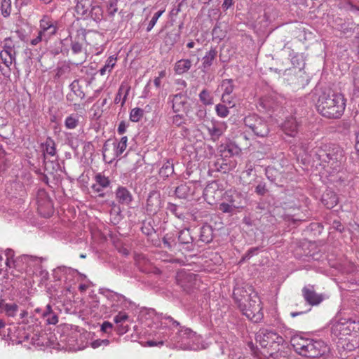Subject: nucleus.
<instances>
[{
    "mask_svg": "<svg viewBox=\"0 0 359 359\" xmlns=\"http://www.w3.org/2000/svg\"><path fill=\"white\" fill-rule=\"evenodd\" d=\"M205 128L210 137V140L216 142L226 130L227 125L224 121L212 120L209 124L205 126Z\"/></svg>",
    "mask_w": 359,
    "mask_h": 359,
    "instance_id": "2eb2a0df",
    "label": "nucleus"
},
{
    "mask_svg": "<svg viewBox=\"0 0 359 359\" xmlns=\"http://www.w3.org/2000/svg\"><path fill=\"white\" fill-rule=\"evenodd\" d=\"M280 348L275 352L269 353L271 359H287L290 351L289 348L284 346V343L280 344Z\"/></svg>",
    "mask_w": 359,
    "mask_h": 359,
    "instance_id": "c9c22d12",
    "label": "nucleus"
},
{
    "mask_svg": "<svg viewBox=\"0 0 359 359\" xmlns=\"http://www.w3.org/2000/svg\"><path fill=\"white\" fill-rule=\"evenodd\" d=\"M222 101L223 103L226 104L229 106V107H233L235 106L233 100H231L230 95H222Z\"/></svg>",
    "mask_w": 359,
    "mask_h": 359,
    "instance_id": "0e129e2a",
    "label": "nucleus"
},
{
    "mask_svg": "<svg viewBox=\"0 0 359 359\" xmlns=\"http://www.w3.org/2000/svg\"><path fill=\"white\" fill-rule=\"evenodd\" d=\"M299 127V122L297 121L296 118L292 116L286 118L282 124L283 131L285 133V135L290 137L296 136L298 133Z\"/></svg>",
    "mask_w": 359,
    "mask_h": 359,
    "instance_id": "5701e85b",
    "label": "nucleus"
},
{
    "mask_svg": "<svg viewBox=\"0 0 359 359\" xmlns=\"http://www.w3.org/2000/svg\"><path fill=\"white\" fill-rule=\"evenodd\" d=\"M94 180L95 183H94L91 188L94 192L98 193L100 196H103L104 194H100L103 191L104 189L109 187L111 184V181L109 177H106L104 175L99 172L95 175Z\"/></svg>",
    "mask_w": 359,
    "mask_h": 359,
    "instance_id": "412c9836",
    "label": "nucleus"
},
{
    "mask_svg": "<svg viewBox=\"0 0 359 359\" xmlns=\"http://www.w3.org/2000/svg\"><path fill=\"white\" fill-rule=\"evenodd\" d=\"M2 53L17 55L15 43L11 37H6L2 42Z\"/></svg>",
    "mask_w": 359,
    "mask_h": 359,
    "instance_id": "e433bc0d",
    "label": "nucleus"
},
{
    "mask_svg": "<svg viewBox=\"0 0 359 359\" xmlns=\"http://www.w3.org/2000/svg\"><path fill=\"white\" fill-rule=\"evenodd\" d=\"M222 195V191L219 189V184L216 182L209 183L203 191V196L209 203H213L216 199L221 197Z\"/></svg>",
    "mask_w": 359,
    "mask_h": 359,
    "instance_id": "aec40b11",
    "label": "nucleus"
},
{
    "mask_svg": "<svg viewBox=\"0 0 359 359\" xmlns=\"http://www.w3.org/2000/svg\"><path fill=\"white\" fill-rule=\"evenodd\" d=\"M71 48L74 54H78L82 51V45L76 41L72 42Z\"/></svg>",
    "mask_w": 359,
    "mask_h": 359,
    "instance_id": "680f3d73",
    "label": "nucleus"
},
{
    "mask_svg": "<svg viewBox=\"0 0 359 359\" xmlns=\"http://www.w3.org/2000/svg\"><path fill=\"white\" fill-rule=\"evenodd\" d=\"M164 11L162 10V11H159L158 12H156L154 16L152 17L151 20H150V22H149V25L147 26V32H149L151 30V29L154 27V25H156L158 19L161 16V15L163 13Z\"/></svg>",
    "mask_w": 359,
    "mask_h": 359,
    "instance_id": "6e6d98bb",
    "label": "nucleus"
},
{
    "mask_svg": "<svg viewBox=\"0 0 359 359\" xmlns=\"http://www.w3.org/2000/svg\"><path fill=\"white\" fill-rule=\"evenodd\" d=\"M161 207V194L154 190L149 192L146 203V210L149 215H155Z\"/></svg>",
    "mask_w": 359,
    "mask_h": 359,
    "instance_id": "f3484780",
    "label": "nucleus"
},
{
    "mask_svg": "<svg viewBox=\"0 0 359 359\" xmlns=\"http://www.w3.org/2000/svg\"><path fill=\"white\" fill-rule=\"evenodd\" d=\"M127 127L128 125H126L125 121H121L117 128L118 133L119 135H123L126 131Z\"/></svg>",
    "mask_w": 359,
    "mask_h": 359,
    "instance_id": "774afa93",
    "label": "nucleus"
},
{
    "mask_svg": "<svg viewBox=\"0 0 359 359\" xmlns=\"http://www.w3.org/2000/svg\"><path fill=\"white\" fill-rule=\"evenodd\" d=\"M175 335L172 337L173 346L182 349H195V344L198 337L191 330L186 327H177Z\"/></svg>",
    "mask_w": 359,
    "mask_h": 359,
    "instance_id": "423d86ee",
    "label": "nucleus"
},
{
    "mask_svg": "<svg viewBox=\"0 0 359 359\" xmlns=\"http://www.w3.org/2000/svg\"><path fill=\"white\" fill-rule=\"evenodd\" d=\"M117 58L114 55L109 57L105 62V65L100 69V74L102 76L105 75L106 72L110 73L116 65Z\"/></svg>",
    "mask_w": 359,
    "mask_h": 359,
    "instance_id": "ea45409f",
    "label": "nucleus"
},
{
    "mask_svg": "<svg viewBox=\"0 0 359 359\" xmlns=\"http://www.w3.org/2000/svg\"><path fill=\"white\" fill-rule=\"evenodd\" d=\"M128 137L123 136L121 137L118 142H114V152L111 155L109 154V149L107 148V144H105L102 149L103 158L105 161L111 163L113 160L119 157L127 147Z\"/></svg>",
    "mask_w": 359,
    "mask_h": 359,
    "instance_id": "ddd939ff",
    "label": "nucleus"
},
{
    "mask_svg": "<svg viewBox=\"0 0 359 359\" xmlns=\"http://www.w3.org/2000/svg\"><path fill=\"white\" fill-rule=\"evenodd\" d=\"M163 243L165 247L168 249L175 248L177 247V243L175 242V240L172 236H168V234L165 235L163 238Z\"/></svg>",
    "mask_w": 359,
    "mask_h": 359,
    "instance_id": "603ef678",
    "label": "nucleus"
},
{
    "mask_svg": "<svg viewBox=\"0 0 359 359\" xmlns=\"http://www.w3.org/2000/svg\"><path fill=\"white\" fill-rule=\"evenodd\" d=\"M219 210L224 213H233L236 209L232 207L227 201H224L219 205Z\"/></svg>",
    "mask_w": 359,
    "mask_h": 359,
    "instance_id": "864d4df0",
    "label": "nucleus"
},
{
    "mask_svg": "<svg viewBox=\"0 0 359 359\" xmlns=\"http://www.w3.org/2000/svg\"><path fill=\"white\" fill-rule=\"evenodd\" d=\"M115 195L118 203L122 205H128L133 199L130 191L124 187H118L115 191Z\"/></svg>",
    "mask_w": 359,
    "mask_h": 359,
    "instance_id": "a878e982",
    "label": "nucleus"
},
{
    "mask_svg": "<svg viewBox=\"0 0 359 359\" xmlns=\"http://www.w3.org/2000/svg\"><path fill=\"white\" fill-rule=\"evenodd\" d=\"M291 344L294 351L299 355L308 358H318L329 352V347L322 340L306 339L301 336H294Z\"/></svg>",
    "mask_w": 359,
    "mask_h": 359,
    "instance_id": "7ed1b4c3",
    "label": "nucleus"
},
{
    "mask_svg": "<svg viewBox=\"0 0 359 359\" xmlns=\"http://www.w3.org/2000/svg\"><path fill=\"white\" fill-rule=\"evenodd\" d=\"M147 262V261L144 257H142V259L140 258L139 259L137 260V264L140 270L144 273H148L149 271L147 267L142 266V262L146 263Z\"/></svg>",
    "mask_w": 359,
    "mask_h": 359,
    "instance_id": "69168bd1",
    "label": "nucleus"
},
{
    "mask_svg": "<svg viewBox=\"0 0 359 359\" xmlns=\"http://www.w3.org/2000/svg\"><path fill=\"white\" fill-rule=\"evenodd\" d=\"M69 88L71 92L67 96V100L70 102H74L78 100H83L85 97V93L81 89L78 80H74L70 85Z\"/></svg>",
    "mask_w": 359,
    "mask_h": 359,
    "instance_id": "4be33fe9",
    "label": "nucleus"
},
{
    "mask_svg": "<svg viewBox=\"0 0 359 359\" xmlns=\"http://www.w3.org/2000/svg\"><path fill=\"white\" fill-rule=\"evenodd\" d=\"M17 55L0 53V60L5 67L0 65V72L5 77L9 79L11 76V67L16 65Z\"/></svg>",
    "mask_w": 359,
    "mask_h": 359,
    "instance_id": "a211bd4d",
    "label": "nucleus"
},
{
    "mask_svg": "<svg viewBox=\"0 0 359 359\" xmlns=\"http://www.w3.org/2000/svg\"><path fill=\"white\" fill-rule=\"evenodd\" d=\"M180 326V323L175 320L171 316H164L161 318V327L158 332L159 344H165L168 346H173L172 337L175 335L176 329Z\"/></svg>",
    "mask_w": 359,
    "mask_h": 359,
    "instance_id": "6e6552de",
    "label": "nucleus"
},
{
    "mask_svg": "<svg viewBox=\"0 0 359 359\" xmlns=\"http://www.w3.org/2000/svg\"><path fill=\"white\" fill-rule=\"evenodd\" d=\"M215 111L218 116L225 118L229 114V108L223 104H217L215 106Z\"/></svg>",
    "mask_w": 359,
    "mask_h": 359,
    "instance_id": "09e8293b",
    "label": "nucleus"
},
{
    "mask_svg": "<svg viewBox=\"0 0 359 359\" xmlns=\"http://www.w3.org/2000/svg\"><path fill=\"white\" fill-rule=\"evenodd\" d=\"M243 121L245 126L257 137H266L270 132L267 122L256 114L247 116Z\"/></svg>",
    "mask_w": 359,
    "mask_h": 359,
    "instance_id": "9b49d317",
    "label": "nucleus"
},
{
    "mask_svg": "<svg viewBox=\"0 0 359 359\" xmlns=\"http://www.w3.org/2000/svg\"><path fill=\"white\" fill-rule=\"evenodd\" d=\"M193 241L194 238L191 235L189 229H184L179 232V245H184V248L189 252L194 250Z\"/></svg>",
    "mask_w": 359,
    "mask_h": 359,
    "instance_id": "393cba45",
    "label": "nucleus"
},
{
    "mask_svg": "<svg viewBox=\"0 0 359 359\" xmlns=\"http://www.w3.org/2000/svg\"><path fill=\"white\" fill-rule=\"evenodd\" d=\"M57 22L48 15H44L39 21L37 36L31 40V45L36 46L41 41L47 42L57 33Z\"/></svg>",
    "mask_w": 359,
    "mask_h": 359,
    "instance_id": "0eeeda50",
    "label": "nucleus"
},
{
    "mask_svg": "<svg viewBox=\"0 0 359 359\" xmlns=\"http://www.w3.org/2000/svg\"><path fill=\"white\" fill-rule=\"evenodd\" d=\"M177 284L187 292H190L198 285V276L184 271H179L176 276Z\"/></svg>",
    "mask_w": 359,
    "mask_h": 359,
    "instance_id": "f8f14e48",
    "label": "nucleus"
},
{
    "mask_svg": "<svg viewBox=\"0 0 359 359\" xmlns=\"http://www.w3.org/2000/svg\"><path fill=\"white\" fill-rule=\"evenodd\" d=\"M0 309L8 317H15L18 311V306L15 303H7L5 299H0Z\"/></svg>",
    "mask_w": 359,
    "mask_h": 359,
    "instance_id": "c85d7f7f",
    "label": "nucleus"
},
{
    "mask_svg": "<svg viewBox=\"0 0 359 359\" xmlns=\"http://www.w3.org/2000/svg\"><path fill=\"white\" fill-rule=\"evenodd\" d=\"M217 55L216 48H211L208 52H206L204 57L202 58V67L204 69H208L213 64Z\"/></svg>",
    "mask_w": 359,
    "mask_h": 359,
    "instance_id": "2f4dec72",
    "label": "nucleus"
},
{
    "mask_svg": "<svg viewBox=\"0 0 359 359\" xmlns=\"http://www.w3.org/2000/svg\"><path fill=\"white\" fill-rule=\"evenodd\" d=\"M302 292L305 302L309 306H317L324 299L322 294H318L315 291L313 285L304 286L302 290Z\"/></svg>",
    "mask_w": 359,
    "mask_h": 359,
    "instance_id": "dca6fc26",
    "label": "nucleus"
},
{
    "mask_svg": "<svg viewBox=\"0 0 359 359\" xmlns=\"http://www.w3.org/2000/svg\"><path fill=\"white\" fill-rule=\"evenodd\" d=\"M168 210L172 213H173L177 218L182 219V220L184 219L185 216L184 215L183 213H182L179 211L180 208L177 205H176L175 204H170L169 207H168Z\"/></svg>",
    "mask_w": 359,
    "mask_h": 359,
    "instance_id": "4d7b16f0",
    "label": "nucleus"
},
{
    "mask_svg": "<svg viewBox=\"0 0 359 359\" xmlns=\"http://www.w3.org/2000/svg\"><path fill=\"white\" fill-rule=\"evenodd\" d=\"M322 203L328 209L334 208L338 203V198L332 191H327L323 195Z\"/></svg>",
    "mask_w": 359,
    "mask_h": 359,
    "instance_id": "473e14b6",
    "label": "nucleus"
},
{
    "mask_svg": "<svg viewBox=\"0 0 359 359\" xmlns=\"http://www.w3.org/2000/svg\"><path fill=\"white\" fill-rule=\"evenodd\" d=\"M262 309L261 300L256 293L250 296L248 301L239 308L243 314L254 323H258L262 320L264 317Z\"/></svg>",
    "mask_w": 359,
    "mask_h": 359,
    "instance_id": "1a4fd4ad",
    "label": "nucleus"
},
{
    "mask_svg": "<svg viewBox=\"0 0 359 359\" xmlns=\"http://www.w3.org/2000/svg\"><path fill=\"white\" fill-rule=\"evenodd\" d=\"M168 102L172 104L175 113L185 111L188 105L187 97L182 93L170 95Z\"/></svg>",
    "mask_w": 359,
    "mask_h": 359,
    "instance_id": "6ab92c4d",
    "label": "nucleus"
},
{
    "mask_svg": "<svg viewBox=\"0 0 359 359\" xmlns=\"http://www.w3.org/2000/svg\"><path fill=\"white\" fill-rule=\"evenodd\" d=\"M213 238V231L210 226L203 225L200 229L199 241L205 243H208L212 241Z\"/></svg>",
    "mask_w": 359,
    "mask_h": 359,
    "instance_id": "f704fd0d",
    "label": "nucleus"
},
{
    "mask_svg": "<svg viewBox=\"0 0 359 359\" xmlns=\"http://www.w3.org/2000/svg\"><path fill=\"white\" fill-rule=\"evenodd\" d=\"M198 96L200 101L204 105H212L213 104V97L208 90L203 89Z\"/></svg>",
    "mask_w": 359,
    "mask_h": 359,
    "instance_id": "a19ab883",
    "label": "nucleus"
},
{
    "mask_svg": "<svg viewBox=\"0 0 359 359\" xmlns=\"http://www.w3.org/2000/svg\"><path fill=\"white\" fill-rule=\"evenodd\" d=\"M117 0H110L107 2V12L109 16H114L118 11Z\"/></svg>",
    "mask_w": 359,
    "mask_h": 359,
    "instance_id": "3c124183",
    "label": "nucleus"
},
{
    "mask_svg": "<svg viewBox=\"0 0 359 359\" xmlns=\"http://www.w3.org/2000/svg\"><path fill=\"white\" fill-rule=\"evenodd\" d=\"M224 200L227 201L236 210L244 208L246 204L245 195L236 190L226 191L224 194Z\"/></svg>",
    "mask_w": 359,
    "mask_h": 359,
    "instance_id": "4468645a",
    "label": "nucleus"
},
{
    "mask_svg": "<svg viewBox=\"0 0 359 359\" xmlns=\"http://www.w3.org/2000/svg\"><path fill=\"white\" fill-rule=\"evenodd\" d=\"M43 317L48 325H55L58 322V317L54 312H44Z\"/></svg>",
    "mask_w": 359,
    "mask_h": 359,
    "instance_id": "49530a36",
    "label": "nucleus"
},
{
    "mask_svg": "<svg viewBox=\"0 0 359 359\" xmlns=\"http://www.w3.org/2000/svg\"><path fill=\"white\" fill-rule=\"evenodd\" d=\"M255 182L257 183L255 187V192L259 196H264L269 192V189L266 187V184L264 182L263 179L259 177H257L255 179Z\"/></svg>",
    "mask_w": 359,
    "mask_h": 359,
    "instance_id": "58836bf2",
    "label": "nucleus"
},
{
    "mask_svg": "<svg viewBox=\"0 0 359 359\" xmlns=\"http://www.w3.org/2000/svg\"><path fill=\"white\" fill-rule=\"evenodd\" d=\"M16 261H17L18 269H23L24 264L25 265V266H32V264L40 263L41 259V258H39L38 257L23 255L18 257L16 259Z\"/></svg>",
    "mask_w": 359,
    "mask_h": 359,
    "instance_id": "cd10ccee",
    "label": "nucleus"
},
{
    "mask_svg": "<svg viewBox=\"0 0 359 359\" xmlns=\"http://www.w3.org/2000/svg\"><path fill=\"white\" fill-rule=\"evenodd\" d=\"M172 123L176 126H180L184 123V117L183 115L177 114L172 117Z\"/></svg>",
    "mask_w": 359,
    "mask_h": 359,
    "instance_id": "052dcab7",
    "label": "nucleus"
},
{
    "mask_svg": "<svg viewBox=\"0 0 359 359\" xmlns=\"http://www.w3.org/2000/svg\"><path fill=\"white\" fill-rule=\"evenodd\" d=\"M79 123V119L76 116H67L65 119V124L68 129L75 128Z\"/></svg>",
    "mask_w": 359,
    "mask_h": 359,
    "instance_id": "8fccbe9b",
    "label": "nucleus"
},
{
    "mask_svg": "<svg viewBox=\"0 0 359 359\" xmlns=\"http://www.w3.org/2000/svg\"><path fill=\"white\" fill-rule=\"evenodd\" d=\"M255 339L263 348L279 346L285 342L284 339L275 331L266 328L260 329L255 335Z\"/></svg>",
    "mask_w": 359,
    "mask_h": 359,
    "instance_id": "9d476101",
    "label": "nucleus"
},
{
    "mask_svg": "<svg viewBox=\"0 0 359 359\" xmlns=\"http://www.w3.org/2000/svg\"><path fill=\"white\" fill-rule=\"evenodd\" d=\"M142 231L143 233L149 236L155 232L154 229L150 225L149 223L144 222L142 226Z\"/></svg>",
    "mask_w": 359,
    "mask_h": 359,
    "instance_id": "13d9d810",
    "label": "nucleus"
},
{
    "mask_svg": "<svg viewBox=\"0 0 359 359\" xmlns=\"http://www.w3.org/2000/svg\"><path fill=\"white\" fill-rule=\"evenodd\" d=\"M331 332L334 336L341 338L353 334L356 338L355 347L359 346V322L350 319H341L333 323Z\"/></svg>",
    "mask_w": 359,
    "mask_h": 359,
    "instance_id": "39448f33",
    "label": "nucleus"
},
{
    "mask_svg": "<svg viewBox=\"0 0 359 359\" xmlns=\"http://www.w3.org/2000/svg\"><path fill=\"white\" fill-rule=\"evenodd\" d=\"M254 293H249L246 289L243 287H236L233 290V297L235 303L240 308L246 303L250 299V296H252Z\"/></svg>",
    "mask_w": 359,
    "mask_h": 359,
    "instance_id": "b1692460",
    "label": "nucleus"
},
{
    "mask_svg": "<svg viewBox=\"0 0 359 359\" xmlns=\"http://www.w3.org/2000/svg\"><path fill=\"white\" fill-rule=\"evenodd\" d=\"M265 174L269 181L271 182H275L276 180L278 170L273 168L269 167L266 169Z\"/></svg>",
    "mask_w": 359,
    "mask_h": 359,
    "instance_id": "5fc2aeb1",
    "label": "nucleus"
},
{
    "mask_svg": "<svg viewBox=\"0 0 359 359\" xmlns=\"http://www.w3.org/2000/svg\"><path fill=\"white\" fill-rule=\"evenodd\" d=\"M130 89V86L124 83H121L114 99V102L118 104L121 100V106H123L126 101L127 96L129 94Z\"/></svg>",
    "mask_w": 359,
    "mask_h": 359,
    "instance_id": "72a5a7b5",
    "label": "nucleus"
},
{
    "mask_svg": "<svg viewBox=\"0 0 359 359\" xmlns=\"http://www.w3.org/2000/svg\"><path fill=\"white\" fill-rule=\"evenodd\" d=\"M43 151L47 154L54 156L56 154L55 143L51 138H48L43 144Z\"/></svg>",
    "mask_w": 359,
    "mask_h": 359,
    "instance_id": "79ce46f5",
    "label": "nucleus"
},
{
    "mask_svg": "<svg viewBox=\"0 0 359 359\" xmlns=\"http://www.w3.org/2000/svg\"><path fill=\"white\" fill-rule=\"evenodd\" d=\"M195 188L193 185L189 184H181L179 185L175 191V195L180 198L186 199L189 196H191L194 194Z\"/></svg>",
    "mask_w": 359,
    "mask_h": 359,
    "instance_id": "bb28decb",
    "label": "nucleus"
},
{
    "mask_svg": "<svg viewBox=\"0 0 359 359\" xmlns=\"http://www.w3.org/2000/svg\"><path fill=\"white\" fill-rule=\"evenodd\" d=\"M180 37V34L174 32L168 33L164 39V42L167 46H173Z\"/></svg>",
    "mask_w": 359,
    "mask_h": 359,
    "instance_id": "a18cd8bd",
    "label": "nucleus"
},
{
    "mask_svg": "<svg viewBox=\"0 0 359 359\" xmlns=\"http://www.w3.org/2000/svg\"><path fill=\"white\" fill-rule=\"evenodd\" d=\"M174 173V166L172 162L167 161L160 168L158 174L161 178L165 180Z\"/></svg>",
    "mask_w": 359,
    "mask_h": 359,
    "instance_id": "4c0bfd02",
    "label": "nucleus"
},
{
    "mask_svg": "<svg viewBox=\"0 0 359 359\" xmlns=\"http://www.w3.org/2000/svg\"><path fill=\"white\" fill-rule=\"evenodd\" d=\"M144 115V110L141 108H134L130 111V120L133 122H138Z\"/></svg>",
    "mask_w": 359,
    "mask_h": 359,
    "instance_id": "c03bdc74",
    "label": "nucleus"
},
{
    "mask_svg": "<svg viewBox=\"0 0 359 359\" xmlns=\"http://www.w3.org/2000/svg\"><path fill=\"white\" fill-rule=\"evenodd\" d=\"M77 15L83 19L100 22L103 18V10L100 4L93 0H77L75 6Z\"/></svg>",
    "mask_w": 359,
    "mask_h": 359,
    "instance_id": "20e7f679",
    "label": "nucleus"
},
{
    "mask_svg": "<svg viewBox=\"0 0 359 359\" xmlns=\"http://www.w3.org/2000/svg\"><path fill=\"white\" fill-rule=\"evenodd\" d=\"M1 14L4 17L7 18L11 13V1L1 0Z\"/></svg>",
    "mask_w": 359,
    "mask_h": 359,
    "instance_id": "de8ad7c7",
    "label": "nucleus"
},
{
    "mask_svg": "<svg viewBox=\"0 0 359 359\" xmlns=\"http://www.w3.org/2000/svg\"><path fill=\"white\" fill-rule=\"evenodd\" d=\"M128 315L126 313L124 312H119L114 318V322L116 324L123 323L128 320Z\"/></svg>",
    "mask_w": 359,
    "mask_h": 359,
    "instance_id": "bf43d9fd",
    "label": "nucleus"
},
{
    "mask_svg": "<svg viewBox=\"0 0 359 359\" xmlns=\"http://www.w3.org/2000/svg\"><path fill=\"white\" fill-rule=\"evenodd\" d=\"M191 65L189 59H181L175 62L174 69L177 74H183L191 69Z\"/></svg>",
    "mask_w": 359,
    "mask_h": 359,
    "instance_id": "7c9ffc66",
    "label": "nucleus"
},
{
    "mask_svg": "<svg viewBox=\"0 0 359 359\" xmlns=\"http://www.w3.org/2000/svg\"><path fill=\"white\" fill-rule=\"evenodd\" d=\"M106 297L112 301L121 302L123 307L126 308L132 304L131 301L128 300L125 296L117 292L111 291L109 289H105Z\"/></svg>",
    "mask_w": 359,
    "mask_h": 359,
    "instance_id": "c756f323",
    "label": "nucleus"
},
{
    "mask_svg": "<svg viewBox=\"0 0 359 359\" xmlns=\"http://www.w3.org/2000/svg\"><path fill=\"white\" fill-rule=\"evenodd\" d=\"M221 87L223 90L222 95H230L233 90H234V85L233 84V80L232 79H224L222 81Z\"/></svg>",
    "mask_w": 359,
    "mask_h": 359,
    "instance_id": "37998d69",
    "label": "nucleus"
},
{
    "mask_svg": "<svg viewBox=\"0 0 359 359\" xmlns=\"http://www.w3.org/2000/svg\"><path fill=\"white\" fill-rule=\"evenodd\" d=\"M257 251H258L257 248H252L249 249L247 251V252L245 254V255L243 256L242 259L245 260L247 259H250L251 257H252L254 255H255Z\"/></svg>",
    "mask_w": 359,
    "mask_h": 359,
    "instance_id": "e2e57ef3",
    "label": "nucleus"
},
{
    "mask_svg": "<svg viewBox=\"0 0 359 359\" xmlns=\"http://www.w3.org/2000/svg\"><path fill=\"white\" fill-rule=\"evenodd\" d=\"M196 114L197 117H198V118L200 120H202V119H203L206 116V114H207L206 109L204 107H201L197 110Z\"/></svg>",
    "mask_w": 359,
    "mask_h": 359,
    "instance_id": "338daca9",
    "label": "nucleus"
},
{
    "mask_svg": "<svg viewBox=\"0 0 359 359\" xmlns=\"http://www.w3.org/2000/svg\"><path fill=\"white\" fill-rule=\"evenodd\" d=\"M314 156L327 172H339L346 161L344 149L338 144L325 143L313 149Z\"/></svg>",
    "mask_w": 359,
    "mask_h": 359,
    "instance_id": "f257e3e1",
    "label": "nucleus"
},
{
    "mask_svg": "<svg viewBox=\"0 0 359 359\" xmlns=\"http://www.w3.org/2000/svg\"><path fill=\"white\" fill-rule=\"evenodd\" d=\"M346 107V99L343 94L329 90L323 92L318 99L316 109L324 117L339 118Z\"/></svg>",
    "mask_w": 359,
    "mask_h": 359,
    "instance_id": "f03ea898",
    "label": "nucleus"
}]
</instances>
